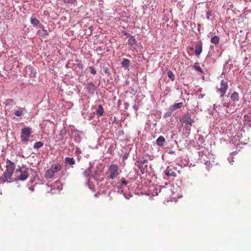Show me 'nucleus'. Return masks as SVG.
Returning <instances> with one entry per match:
<instances>
[{"instance_id":"1","label":"nucleus","mask_w":251,"mask_h":251,"mask_svg":"<svg viewBox=\"0 0 251 251\" xmlns=\"http://www.w3.org/2000/svg\"><path fill=\"white\" fill-rule=\"evenodd\" d=\"M15 176L16 177L15 180H25L28 178L29 176L28 169L26 168L23 167L19 170H16L15 171Z\"/></svg>"},{"instance_id":"2","label":"nucleus","mask_w":251,"mask_h":251,"mask_svg":"<svg viewBox=\"0 0 251 251\" xmlns=\"http://www.w3.org/2000/svg\"><path fill=\"white\" fill-rule=\"evenodd\" d=\"M119 170L118 165L111 164L108 167L107 174H109L108 178L111 179L116 178L119 175Z\"/></svg>"},{"instance_id":"3","label":"nucleus","mask_w":251,"mask_h":251,"mask_svg":"<svg viewBox=\"0 0 251 251\" xmlns=\"http://www.w3.org/2000/svg\"><path fill=\"white\" fill-rule=\"evenodd\" d=\"M31 129L30 127H25L22 129V134L21 135V140L24 142H27L31 134Z\"/></svg>"},{"instance_id":"4","label":"nucleus","mask_w":251,"mask_h":251,"mask_svg":"<svg viewBox=\"0 0 251 251\" xmlns=\"http://www.w3.org/2000/svg\"><path fill=\"white\" fill-rule=\"evenodd\" d=\"M180 122L182 123L185 124L186 125L191 126L192 123H194L193 120L191 119V115L189 113H186L180 119Z\"/></svg>"},{"instance_id":"5","label":"nucleus","mask_w":251,"mask_h":251,"mask_svg":"<svg viewBox=\"0 0 251 251\" xmlns=\"http://www.w3.org/2000/svg\"><path fill=\"white\" fill-rule=\"evenodd\" d=\"M228 88L227 83L224 80H222L220 82V87L217 89V92L223 97L226 92Z\"/></svg>"},{"instance_id":"6","label":"nucleus","mask_w":251,"mask_h":251,"mask_svg":"<svg viewBox=\"0 0 251 251\" xmlns=\"http://www.w3.org/2000/svg\"><path fill=\"white\" fill-rule=\"evenodd\" d=\"M15 167L14 163H12L11 161L8 159L6 160V168L5 171L13 173Z\"/></svg>"},{"instance_id":"7","label":"nucleus","mask_w":251,"mask_h":251,"mask_svg":"<svg viewBox=\"0 0 251 251\" xmlns=\"http://www.w3.org/2000/svg\"><path fill=\"white\" fill-rule=\"evenodd\" d=\"M12 174L13 173L5 171L3 174L2 177L4 181H6L10 182L11 181Z\"/></svg>"},{"instance_id":"8","label":"nucleus","mask_w":251,"mask_h":251,"mask_svg":"<svg viewBox=\"0 0 251 251\" xmlns=\"http://www.w3.org/2000/svg\"><path fill=\"white\" fill-rule=\"evenodd\" d=\"M87 89L89 93L93 94L96 90V86L93 82H90L87 85Z\"/></svg>"},{"instance_id":"9","label":"nucleus","mask_w":251,"mask_h":251,"mask_svg":"<svg viewBox=\"0 0 251 251\" xmlns=\"http://www.w3.org/2000/svg\"><path fill=\"white\" fill-rule=\"evenodd\" d=\"M39 28H42V30L39 29L37 31V34L41 36L48 35L49 33L47 29H46L43 25H41Z\"/></svg>"},{"instance_id":"10","label":"nucleus","mask_w":251,"mask_h":251,"mask_svg":"<svg viewBox=\"0 0 251 251\" xmlns=\"http://www.w3.org/2000/svg\"><path fill=\"white\" fill-rule=\"evenodd\" d=\"M195 53L197 56H199L202 52V44H197L195 47Z\"/></svg>"},{"instance_id":"11","label":"nucleus","mask_w":251,"mask_h":251,"mask_svg":"<svg viewBox=\"0 0 251 251\" xmlns=\"http://www.w3.org/2000/svg\"><path fill=\"white\" fill-rule=\"evenodd\" d=\"M54 175L52 172V170L50 168L48 169L45 173V176L46 178L48 179L52 178L54 176Z\"/></svg>"},{"instance_id":"12","label":"nucleus","mask_w":251,"mask_h":251,"mask_svg":"<svg viewBox=\"0 0 251 251\" xmlns=\"http://www.w3.org/2000/svg\"><path fill=\"white\" fill-rule=\"evenodd\" d=\"M31 24L35 27H39L41 24H40V21L35 18H31L30 20Z\"/></svg>"},{"instance_id":"13","label":"nucleus","mask_w":251,"mask_h":251,"mask_svg":"<svg viewBox=\"0 0 251 251\" xmlns=\"http://www.w3.org/2000/svg\"><path fill=\"white\" fill-rule=\"evenodd\" d=\"M165 175L168 176H176V173L168 167L165 171Z\"/></svg>"},{"instance_id":"14","label":"nucleus","mask_w":251,"mask_h":251,"mask_svg":"<svg viewBox=\"0 0 251 251\" xmlns=\"http://www.w3.org/2000/svg\"><path fill=\"white\" fill-rule=\"evenodd\" d=\"M165 142V138L162 136H159L158 139L156 140V144L157 145L160 146H162Z\"/></svg>"},{"instance_id":"15","label":"nucleus","mask_w":251,"mask_h":251,"mask_svg":"<svg viewBox=\"0 0 251 251\" xmlns=\"http://www.w3.org/2000/svg\"><path fill=\"white\" fill-rule=\"evenodd\" d=\"M51 169H53L57 173L62 169V166L59 163H55L50 167Z\"/></svg>"},{"instance_id":"16","label":"nucleus","mask_w":251,"mask_h":251,"mask_svg":"<svg viewBox=\"0 0 251 251\" xmlns=\"http://www.w3.org/2000/svg\"><path fill=\"white\" fill-rule=\"evenodd\" d=\"M136 42H137V41H136V39L132 35L129 36V37L128 38V42H127V43L129 46H132L135 45H136Z\"/></svg>"},{"instance_id":"17","label":"nucleus","mask_w":251,"mask_h":251,"mask_svg":"<svg viewBox=\"0 0 251 251\" xmlns=\"http://www.w3.org/2000/svg\"><path fill=\"white\" fill-rule=\"evenodd\" d=\"M230 98L234 102L238 101L239 100V94L236 92H234L232 94Z\"/></svg>"},{"instance_id":"18","label":"nucleus","mask_w":251,"mask_h":251,"mask_svg":"<svg viewBox=\"0 0 251 251\" xmlns=\"http://www.w3.org/2000/svg\"><path fill=\"white\" fill-rule=\"evenodd\" d=\"M23 114V108L19 107L18 109L14 110V114L16 116L20 117Z\"/></svg>"},{"instance_id":"19","label":"nucleus","mask_w":251,"mask_h":251,"mask_svg":"<svg viewBox=\"0 0 251 251\" xmlns=\"http://www.w3.org/2000/svg\"><path fill=\"white\" fill-rule=\"evenodd\" d=\"M66 163L70 165H74L75 164V160L73 158L66 157L65 159Z\"/></svg>"},{"instance_id":"20","label":"nucleus","mask_w":251,"mask_h":251,"mask_svg":"<svg viewBox=\"0 0 251 251\" xmlns=\"http://www.w3.org/2000/svg\"><path fill=\"white\" fill-rule=\"evenodd\" d=\"M130 64V61L127 59H124L122 62V65L124 67L127 68L129 67Z\"/></svg>"},{"instance_id":"21","label":"nucleus","mask_w":251,"mask_h":251,"mask_svg":"<svg viewBox=\"0 0 251 251\" xmlns=\"http://www.w3.org/2000/svg\"><path fill=\"white\" fill-rule=\"evenodd\" d=\"M44 145V144L42 142H41V141H38V142H36L34 146H33V148L34 149H38L41 147H42Z\"/></svg>"},{"instance_id":"22","label":"nucleus","mask_w":251,"mask_h":251,"mask_svg":"<svg viewBox=\"0 0 251 251\" xmlns=\"http://www.w3.org/2000/svg\"><path fill=\"white\" fill-rule=\"evenodd\" d=\"M183 104L182 102L175 103L174 104H173L172 105V109H173L172 110L173 111V110H176L177 108H181Z\"/></svg>"},{"instance_id":"23","label":"nucleus","mask_w":251,"mask_h":251,"mask_svg":"<svg viewBox=\"0 0 251 251\" xmlns=\"http://www.w3.org/2000/svg\"><path fill=\"white\" fill-rule=\"evenodd\" d=\"M96 112L97 114H98L99 116L102 115L103 113V109L101 105H99Z\"/></svg>"},{"instance_id":"24","label":"nucleus","mask_w":251,"mask_h":251,"mask_svg":"<svg viewBox=\"0 0 251 251\" xmlns=\"http://www.w3.org/2000/svg\"><path fill=\"white\" fill-rule=\"evenodd\" d=\"M211 42L215 44H217L219 42L220 39L219 37L217 36H214L211 39Z\"/></svg>"},{"instance_id":"25","label":"nucleus","mask_w":251,"mask_h":251,"mask_svg":"<svg viewBox=\"0 0 251 251\" xmlns=\"http://www.w3.org/2000/svg\"><path fill=\"white\" fill-rule=\"evenodd\" d=\"M168 76L171 79V80L174 81L175 79V76L173 73L169 71L167 73Z\"/></svg>"},{"instance_id":"26","label":"nucleus","mask_w":251,"mask_h":251,"mask_svg":"<svg viewBox=\"0 0 251 251\" xmlns=\"http://www.w3.org/2000/svg\"><path fill=\"white\" fill-rule=\"evenodd\" d=\"M76 0H62L65 4H73L76 2Z\"/></svg>"},{"instance_id":"27","label":"nucleus","mask_w":251,"mask_h":251,"mask_svg":"<svg viewBox=\"0 0 251 251\" xmlns=\"http://www.w3.org/2000/svg\"><path fill=\"white\" fill-rule=\"evenodd\" d=\"M32 69L31 67H26V73L28 72H31V74H30L31 77H35V74L32 73Z\"/></svg>"},{"instance_id":"28","label":"nucleus","mask_w":251,"mask_h":251,"mask_svg":"<svg viewBox=\"0 0 251 251\" xmlns=\"http://www.w3.org/2000/svg\"><path fill=\"white\" fill-rule=\"evenodd\" d=\"M91 172V170L90 169H88L84 172V175L85 176L88 177L90 175Z\"/></svg>"},{"instance_id":"29","label":"nucleus","mask_w":251,"mask_h":251,"mask_svg":"<svg viewBox=\"0 0 251 251\" xmlns=\"http://www.w3.org/2000/svg\"><path fill=\"white\" fill-rule=\"evenodd\" d=\"M89 70L91 74L95 75L97 73L95 69L93 67H89Z\"/></svg>"},{"instance_id":"30","label":"nucleus","mask_w":251,"mask_h":251,"mask_svg":"<svg viewBox=\"0 0 251 251\" xmlns=\"http://www.w3.org/2000/svg\"><path fill=\"white\" fill-rule=\"evenodd\" d=\"M194 67L196 71L200 72H202V70L200 66H196L195 65Z\"/></svg>"},{"instance_id":"31","label":"nucleus","mask_w":251,"mask_h":251,"mask_svg":"<svg viewBox=\"0 0 251 251\" xmlns=\"http://www.w3.org/2000/svg\"><path fill=\"white\" fill-rule=\"evenodd\" d=\"M121 182L123 185H126L128 183L127 181L124 178H122Z\"/></svg>"},{"instance_id":"32","label":"nucleus","mask_w":251,"mask_h":251,"mask_svg":"<svg viewBox=\"0 0 251 251\" xmlns=\"http://www.w3.org/2000/svg\"><path fill=\"white\" fill-rule=\"evenodd\" d=\"M148 162V160L145 159V158H143V159H142L141 160V163L142 165L145 164H147Z\"/></svg>"},{"instance_id":"33","label":"nucleus","mask_w":251,"mask_h":251,"mask_svg":"<svg viewBox=\"0 0 251 251\" xmlns=\"http://www.w3.org/2000/svg\"><path fill=\"white\" fill-rule=\"evenodd\" d=\"M124 34L126 36V37L127 38H129V36H132L131 35H130L129 33H127L126 31L124 32Z\"/></svg>"},{"instance_id":"34","label":"nucleus","mask_w":251,"mask_h":251,"mask_svg":"<svg viewBox=\"0 0 251 251\" xmlns=\"http://www.w3.org/2000/svg\"><path fill=\"white\" fill-rule=\"evenodd\" d=\"M223 105L226 107H229V104L228 102H225L223 104Z\"/></svg>"},{"instance_id":"35","label":"nucleus","mask_w":251,"mask_h":251,"mask_svg":"<svg viewBox=\"0 0 251 251\" xmlns=\"http://www.w3.org/2000/svg\"><path fill=\"white\" fill-rule=\"evenodd\" d=\"M172 111H173V110H172L171 111V112H169V113H168V112H167V113H166V117H169V116H171V113H172Z\"/></svg>"},{"instance_id":"36","label":"nucleus","mask_w":251,"mask_h":251,"mask_svg":"<svg viewBox=\"0 0 251 251\" xmlns=\"http://www.w3.org/2000/svg\"><path fill=\"white\" fill-rule=\"evenodd\" d=\"M123 187V185L122 184H121L119 186V188H122Z\"/></svg>"},{"instance_id":"37","label":"nucleus","mask_w":251,"mask_h":251,"mask_svg":"<svg viewBox=\"0 0 251 251\" xmlns=\"http://www.w3.org/2000/svg\"><path fill=\"white\" fill-rule=\"evenodd\" d=\"M52 172L53 173V174L54 175L55 173H57L56 172H55L54 170L52 169Z\"/></svg>"},{"instance_id":"38","label":"nucleus","mask_w":251,"mask_h":251,"mask_svg":"<svg viewBox=\"0 0 251 251\" xmlns=\"http://www.w3.org/2000/svg\"><path fill=\"white\" fill-rule=\"evenodd\" d=\"M190 50H193V48H190Z\"/></svg>"}]
</instances>
